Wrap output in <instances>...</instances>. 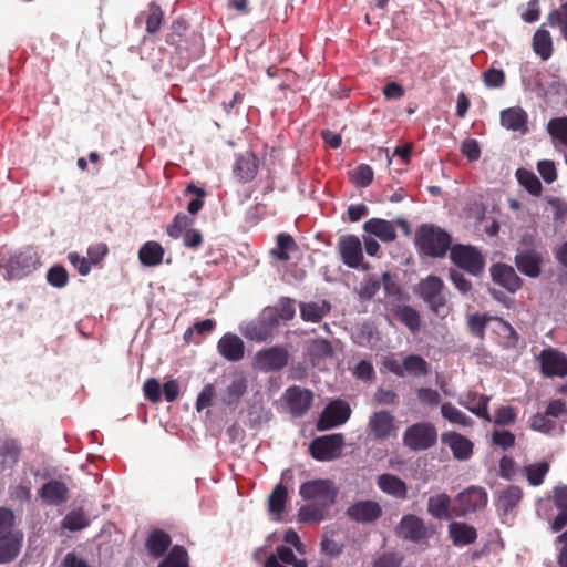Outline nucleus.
<instances>
[{
  "instance_id": "f257e3e1",
  "label": "nucleus",
  "mask_w": 567,
  "mask_h": 567,
  "mask_svg": "<svg viewBox=\"0 0 567 567\" xmlns=\"http://www.w3.org/2000/svg\"><path fill=\"white\" fill-rule=\"evenodd\" d=\"M338 492L334 483L328 478L310 480L302 483L299 494L308 504L299 508L298 520L312 524L324 520L336 503Z\"/></svg>"
},
{
  "instance_id": "f03ea898",
  "label": "nucleus",
  "mask_w": 567,
  "mask_h": 567,
  "mask_svg": "<svg viewBox=\"0 0 567 567\" xmlns=\"http://www.w3.org/2000/svg\"><path fill=\"white\" fill-rule=\"evenodd\" d=\"M415 246L422 256L443 258L453 247L451 235L434 224H422L415 231Z\"/></svg>"
},
{
  "instance_id": "7ed1b4c3",
  "label": "nucleus",
  "mask_w": 567,
  "mask_h": 567,
  "mask_svg": "<svg viewBox=\"0 0 567 567\" xmlns=\"http://www.w3.org/2000/svg\"><path fill=\"white\" fill-rule=\"evenodd\" d=\"M39 259L32 248L14 251L8 259L0 261L6 280H19L37 269Z\"/></svg>"
},
{
  "instance_id": "20e7f679",
  "label": "nucleus",
  "mask_w": 567,
  "mask_h": 567,
  "mask_svg": "<svg viewBox=\"0 0 567 567\" xmlns=\"http://www.w3.org/2000/svg\"><path fill=\"white\" fill-rule=\"evenodd\" d=\"M415 292L423 299L429 308L439 315L446 307L447 298L443 280L434 275L422 279L416 286Z\"/></svg>"
},
{
  "instance_id": "39448f33",
  "label": "nucleus",
  "mask_w": 567,
  "mask_h": 567,
  "mask_svg": "<svg viewBox=\"0 0 567 567\" xmlns=\"http://www.w3.org/2000/svg\"><path fill=\"white\" fill-rule=\"evenodd\" d=\"M450 259L456 267L472 276H480L485 267L483 255L476 247L471 245H453L450 251Z\"/></svg>"
},
{
  "instance_id": "423d86ee",
  "label": "nucleus",
  "mask_w": 567,
  "mask_h": 567,
  "mask_svg": "<svg viewBox=\"0 0 567 567\" xmlns=\"http://www.w3.org/2000/svg\"><path fill=\"white\" fill-rule=\"evenodd\" d=\"M436 441L437 431L427 422L410 425L403 434V444L412 451L429 450L436 444Z\"/></svg>"
},
{
  "instance_id": "0eeeda50",
  "label": "nucleus",
  "mask_w": 567,
  "mask_h": 567,
  "mask_svg": "<svg viewBox=\"0 0 567 567\" xmlns=\"http://www.w3.org/2000/svg\"><path fill=\"white\" fill-rule=\"evenodd\" d=\"M289 352L281 346L259 350L254 358V367L262 372H277L289 362Z\"/></svg>"
},
{
  "instance_id": "6e6552de",
  "label": "nucleus",
  "mask_w": 567,
  "mask_h": 567,
  "mask_svg": "<svg viewBox=\"0 0 567 567\" xmlns=\"http://www.w3.org/2000/svg\"><path fill=\"white\" fill-rule=\"evenodd\" d=\"M343 443V435L340 433L320 436L310 443L309 452L317 461H331L340 455Z\"/></svg>"
},
{
  "instance_id": "1a4fd4ad",
  "label": "nucleus",
  "mask_w": 567,
  "mask_h": 567,
  "mask_svg": "<svg viewBox=\"0 0 567 567\" xmlns=\"http://www.w3.org/2000/svg\"><path fill=\"white\" fill-rule=\"evenodd\" d=\"M384 365L400 378L405 377L406 373L413 377H425L430 373V364L419 354L406 355L402 363L395 359H388Z\"/></svg>"
},
{
  "instance_id": "9d476101",
  "label": "nucleus",
  "mask_w": 567,
  "mask_h": 567,
  "mask_svg": "<svg viewBox=\"0 0 567 567\" xmlns=\"http://www.w3.org/2000/svg\"><path fill=\"white\" fill-rule=\"evenodd\" d=\"M278 326V320L269 311L262 310L258 318L248 322L241 330L245 338L264 342L270 339L274 334L275 328Z\"/></svg>"
},
{
  "instance_id": "9b49d317",
  "label": "nucleus",
  "mask_w": 567,
  "mask_h": 567,
  "mask_svg": "<svg viewBox=\"0 0 567 567\" xmlns=\"http://www.w3.org/2000/svg\"><path fill=\"white\" fill-rule=\"evenodd\" d=\"M396 534L405 540L421 543L432 536V530L425 525L422 518L413 514H408L401 518L396 527Z\"/></svg>"
},
{
  "instance_id": "f8f14e48",
  "label": "nucleus",
  "mask_w": 567,
  "mask_h": 567,
  "mask_svg": "<svg viewBox=\"0 0 567 567\" xmlns=\"http://www.w3.org/2000/svg\"><path fill=\"white\" fill-rule=\"evenodd\" d=\"M351 414L349 404L342 400H336L329 403L322 411L317 429L326 431L346 423Z\"/></svg>"
},
{
  "instance_id": "ddd939ff",
  "label": "nucleus",
  "mask_w": 567,
  "mask_h": 567,
  "mask_svg": "<svg viewBox=\"0 0 567 567\" xmlns=\"http://www.w3.org/2000/svg\"><path fill=\"white\" fill-rule=\"evenodd\" d=\"M487 493L483 487L480 486H471L464 492H461L457 497V516H465L468 513L476 512L482 509L487 504Z\"/></svg>"
},
{
  "instance_id": "4468645a",
  "label": "nucleus",
  "mask_w": 567,
  "mask_h": 567,
  "mask_svg": "<svg viewBox=\"0 0 567 567\" xmlns=\"http://www.w3.org/2000/svg\"><path fill=\"white\" fill-rule=\"evenodd\" d=\"M338 250L341 260L350 268H358L363 260L361 240L355 235H343L339 238Z\"/></svg>"
},
{
  "instance_id": "2eb2a0df",
  "label": "nucleus",
  "mask_w": 567,
  "mask_h": 567,
  "mask_svg": "<svg viewBox=\"0 0 567 567\" xmlns=\"http://www.w3.org/2000/svg\"><path fill=\"white\" fill-rule=\"evenodd\" d=\"M285 400L291 415L295 417H300L303 416L310 409L313 401V394L308 389L292 385L286 390Z\"/></svg>"
},
{
  "instance_id": "dca6fc26",
  "label": "nucleus",
  "mask_w": 567,
  "mask_h": 567,
  "mask_svg": "<svg viewBox=\"0 0 567 567\" xmlns=\"http://www.w3.org/2000/svg\"><path fill=\"white\" fill-rule=\"evenodd\" d=\"M368 427L377 440H386L396 434L394 416L389 411L374 412L369 420Z\"/></svg>"
},
{
  "instance_id": "f3484780",
  "label": "nucleus",
  "mask_w": 567,
  "mask_h": 567,
  "mask_svg": "<svg viewBox=\"0 0 567 567\" xmlns=\"http://www.w3.org/2000/svg\"><path fill=\"white\" fill-rule=\"evenodd\" d=\"M523 489L516 485H509L498 492L495 507L502 517L514 515L523 498Z\"/></svg>"
},
{
  "instance_id": "a211bd4d",
  "label": "nucleus",
  "mask_w": 567,
  "mask_h": 567,
  "mask_svg": "<svg viewBox=\"0 0 567 567\" xmlns=\"http://www.w3.org/2000/svg\"><path fill=\"white\" fill-rule=\"evenodd\" d=\"M346 514L357 523H372L381 517L382 508L378 502L359 501L350 505Z\"/></svg>"
},
{
  "instance_id": "6ab92c4d",
  "label": "nucleus",
  "mask_w": 567,
  "mask_h": 567,
  "mask_svg": "<svg viewBox=\"0 0 567 567\" xmlns=\"http://www.w3.org/2000/svg\"><path fill=\"white\" fill-rule=\"evenodd\" d=\"M491 277L493 281L507 291L514 293L520 289L523 280L516 274L515 269L506 264H495L491 267Z\"/></svg>"
},
{
  "instance_id": "aec40b11",
  "label": "nucleus",
  "mask_w": 567,
  "mask_h": 567,
  "mask_svg": "<svg viewBox=\"0 0 567 567\" xmlns=\"http://www.w3.org/2000/svg\"><path fill=\"white\" fill-rule=\"evenodd\" d=\"M542 371L547 377L567 375V355L556 350H544L540 353Z\"/></svg>"
},
{
  "instance_id": "412c9836",
  "label": "nucleus",
  "mask_w": 567,
  "mask_h": 567,
  "mask_svg": "<svg viewBox=\"0 0 567 567\" xmlns=\"http://www.w3.org/2000/svg\"><path fill=\"white\" fill-rule=\"evenodd\" d=\"M233 171L240 183L251 182L259 171V159L252 152L247 151L237 157Z\"/></svg>"
},
{
  "instance_id": "4be33fe9",
  "label": "nucleus",
  "mask_w": 567,
  "mask_h": 567,
  "mask_svg": "<svg viewBox=\"0 0 567 567\" xmlns=\"http://www.w3.org/2000/svg\"><path fill=\"white\" fill-rule=\"evenodd\" d=\"M517 269L527 277L536 278L542 272V255L534 249H525L515 256Z\"/></svg>"
},
{
  "instance_id": "5701e85b",
  "label": "nucleus",
  "mask_w": 567,
  "mask_h": 567,
  "mask_svg": "<svg viewBox=\"0 0 567 567\" xmlns=\"http://www.w3.org/2000/svg\"><path fill=\"white\" fill-rule=\"evenodd\" d=\"M218 352L230 362H238L244 358V341L234 333H225L217 343Z\"/></svg>"
},
{
  "instance_id": "b1692460",
  "label": "nucleus",
  "mask_w": 567,
  "mask_h": 567,
  "mask_svg": "<svg viewBox=\"0 0 567 567\" xmlns=\"http://www.w3.org/2000/svg\"><path fill=\"white\" fill-rule=\"evenodd\" d=\"M441 440L442 443L446 444L451 449L452 454L456 460L466 461L473 454V443L460 433H443Z\"/></svg>"
},
{
  "instance_id": "393cba45",
  "label": "nucleus",
  "mask_w": 567,
  "mask_h": 567,
  "mask_svg": "<svg viewBox=\"0 0 567 567\" xmlns=\"http://www.w3.org/2000/svg\"><path fill=\"white\" fill-rule=\"evenodd\" d=\"M22 545L23 533L20 530L0 537V564L13 561L19 556Z\"/></svg>"
},
{
  "instance_id": "a878e982",
  "label": "nucleus",
  "mask_w": 567,
  "mask_h": 567,
  "mask_svg": "<svg viewBox=\"0 0 567 567\" xmlns=\"http://www.w3.org/2000/svg\"><path fill=\"white\" fill-rule=\"evenodd\" d=\"M39 495L44 503L58 506L68 501L69 489L63 482L51 480L43 484Z\"/></svg>"
},
{
  "instance_id": "bb28decb",
  "label": "nucleus",
  "mask_w": 567,
  "mask_h": 567,
  "mask_svg": "<svg viewBox=\"0 0 567 567\" xmlns=\"http://www.w3.org/2000/svg\"><path fill=\"white\" fill-rule=\"evenodd\" d=\"M378 486L379 488L398 499H404L408 496V485L401 480L399 476L390 473L381 474L378 477Z\"/></svg>"
},
{
  "instance_id": "cd10ccee",
  "label": "nucleus",
  "mask_w": 567,
  "mask_h": 567,
  "mask_svg": "<svg viewBox=\"0 0 567 567\" xmlns=\"http://www.w3.org/2000/svg\"><path fill=\"white\" fill-rule=\"evenodd\" d=\"M363 229L384 243H391L396 238V230L393 221L382 218H371L367 220L363 224Z\"/></svg>"
},
{
  "instance_id": "c85d7f7f",
  "label": "nucleus",
  "mask_w": 567,
  "mask_h": 567,
  "mask_svg": "<svg viewBox=\"0 0 567 567\" xmlns=\"http://www.w3.org/2000/svg\"><path fill=\"white\" fill-rule=\"evenodd\" d=\"M164 255V247L158 241L150 240L141 246L138 260L143 266L156 267L162 264Z\"/></svg>"
},
{
  "instance_id": "c756f323",
  "label": "nucleus",
  "mask_w": 567,
  "mask_h": 567,
  "mask_svg": "<svg viewBox=\"0 0 567 567\" xmlns=\"http://www.w3.org/2000/svg\"><path fill=\"white\" fill-rule=\"evenodd\" d=\"M299 308L302 320L309 322H320L331 311L327 300L301 302Z\"/></svg>"
},
{
  "instance_id": "7c9ffc66",
  "label": "nucleus",
  "mask_w": 567,
  "mask_h": 567,
  "mask_svg": "<svg viewBox=\"0 0 567 567\" xmlns=\"http://www.w3.org/2000/svg\"><path fill=\"white\" fill-rule=\"evenodd\" d=\"M501 123L511 131H527V114L522 107H509L501 113Z\"/></svg>"
},
{
  "instance_id": "2f4dec72",
  "label": "nucleus",
  "mask_w": 567,
  "mask_h": 567,
  "mask_svg": "<svg viewBox=\"0 0 567 567\" xmlns=\"http://www.w3.org/2000/svg\"><path fill=\"white\" fill-rule=\"evenodd\" d=\"M449 534L456 546L473 544L477 538V532L465 523L453 522L449 526Z\"/></svg>"
},
{
  "instance_id": "473e14b6",
  "label": "nucleus",
  "mask_w": 567,
  "mask_h": 567,
  "mask_svg": "<svg viewBox=\"0 0 567 567\" xmlns=\"http://www.w3.org/2000/svg\"><path fill=\"white\" fill-rule=\"evenodd\" d=\"M171 544L172 538L166 532L155 529L148 535L145 546L151 556L159 558L166 553Z\"/></svg>"
},
{
  "instance_id": "72a5a7b5",
  "label": "nucleus",
  "mask_w": 567,
  "mask_h": 567,
  "mask_svg": "<svg viewBox=\"0 0 567 567\" xmlns=\"http://www.w3.org/2000/svg\"><path fill=\"white\" fill-rule=\"evenodd\" d=\"M489 398L484 394H477L470 392L461 404L464 405L472 413L478 417L484 419L487 422H492L491 414L488 412Z\"/></svg>"
},
{
  "instance_id": "f704fd0d",
  "label": "nucleus",
  "mask_w": 567,
  "mask_h": 567,
  "mask_svg": "<svg viewBox=\"0 0 567 567\" xmlns=\"http://www.w3.org/2000/svg\"><path fill=\"white\" fill-rule=\"evenodd\" d=\"M22 452L20 442L16 439H6L0 443V458L3 467H13L18 464Z\"/></svg>"
},
{
  "instance_id": "c9c22d12",
  "label": "nucleus",
  "mask_w": 567,
  "mask_h": 567,
  "mask_svg": "<svg viewBox=\"0 0 567 567\" xmlns=\"http://www.w3.org/2000/svg\"><path fill=\"white\" fill-rule=\"evenodd\" d=\"M450 507L451 497L445 493L433 495L427 501V512L437 519H450Z\"/></svg>"
},
{
  "instance_id": "e433bc0d",
  "label": "nucleus",
  "mask_w": 567,
  "mask_h": 567,
  "mask_svg": "<svg viewBox=\"0 0 567 567\" xmlns=\"http://www.w3.org/2000/svg\"><path fill=\"white\" fill-rule=\"evenodd\" d=\"M287 501V487L282 483L277 484L268 497L269 514L275 515L276 517H280L286 509Z\"/></svg>"
},
{
  "instance_id": "4c0bfd02",
  "label": "nucleus",
  "mask_w": 567,
  "mask_h": 567,
  "mask_svg": "<svg viewBox=\"0 0 567 567\" xmlns=\"http://www.w3.org/2000/svg\"><path fill=\"white\" fill-rule=\"evenodd\" d=\"M394 316L412 332H416L421 327L420 313L408 305H398L393 309Z\"/></svg>"
},
{
  "instance_id": "58836bf2",
  "label": "nucleus",
  "mask_w": 567,
  "mask_h": 567,
  "mask_svg": "<svg viewBox=\"0 0 567 567\" xmlns=\"http://www.w3.org/2000/svg\"><path fill=\"white\" fill-rule=\"evenodd\" d=\"M533 49L543 60H548L553 53L551 37L547 30L539 29L533 37Z\"/></svg>"
},
{
  "instance_id": "ea45409f",
  "label": "nucleus",
  "mask_w": 567,
  "mask_h": 567,
  "mask_svg": "<svg viewBox=\"0 0 567 567\" xmlns=\"http://www.w3.org/2000/svg\"><path fill=\"white\" fill-rule=\"evenodd\" d=\"M264 310L271 312L276 320H278V323L280 320L289 321L295 317L296 313L295 300L288 297H282L279 299L275 307H268Z\"/></svg>"
},
{
  "instance_id": "a19ab883",
  "label": "nucleus",
  "mask_w": 567,
  "mask_h": 567,
  "mask_svg": "<svg viewBox=\"0 0 567 567\" xmlns=\"http://www.w3.org/2000/svg\"><path fill=\"white\" fill-rule=\"evenodd\" d=\"M188 564L189 555L187 550L181 545H175L157 567H187Z\"/></svg>"
},
{
  "instance_id": "79ce46f5",
  "label": "nucleus",
  "mask_w": 567,
  "mask_h": 567,
  "mask_svg": "<svg viewBox=\"0 0 567 567\" xmlns=\"http://www.w3.org/2000/svg\"><path fill=\"white\" fill-rule=\"evenodd\" d=\"M516 178L518 183L533 196H539L543 192V186L538 177L530 171L518 168L516 171Z\"/></svg>"
},
{
  "instance_id": "37998d69",
  "label": "nucleus",
  "mask_w": 567,
  "mask_h": 567,
  "mask_svg": "<svg viewBox=\"0 0 567 567\" xmlns=\"http://www.w3.org/2000/svg\"><path fill=\"white\" fill-rule=\"evenodd\" d=\"M297 249V244L292 236L281 233L277 237V247L271 250V254L280 261L289 260V251Z\"/></svg>"
},
{
  "instance_id": "c03bdc74",
  "label": "nucleus",
  "mask_w": 567,
  "mask_h": 567,
  "mask_svg": "<svg viewBox=\"0 0 567 567\" xmlns=\"http://www.w3.org/2000/svg\"><path fill=\"white\" fill-rule=\"evenodd\" d=\"M548 472L549 464L547 462L534 463L524 467L526 478L532 486L540 485Z\"/></svg>"
},
{
  "instance_id": "a18cd8bd",
  "label": "nucleus",
  "mask_w": 567,
  "mask_h": 567,
  "mask_svg": "<svg viewBox=\"0 0 567 567\" xmlns=\"http://www.w3.org/2000/svg\"><path fill=\"white\" fill-rule=\"evenodd\" d=\"M441 413L443 417L450 421L451 423L458 424L462 426H470L473 424L471 417H468L465 413H463L461 410L455 408L450 402H445L442 404Z\"/></svg>"
},
{
  "instance_id": "49530a36",
  "label": "nucleus",
  "mask_w": 567,
  "mask_h": 567,
  "mask_svg": "<svg viewBox=\"0 0 567 567\" xmlns=\"http://www.w3.org/2000/svg\"><path fill=\"white\" fill-rule=\"evenodd\" d=\"M194 218L185 214H177L172 224L167 227L166 233L172 238H179L185 231L192 228Z\"/></svg>"
},
{
  "instance_id": "de8ad7c7",
  "label": "nucleus",
  "mask_w": 567,
  "mask_h": 567,
  "mask_svg": "<svg viewBox=\"0 0 567 567\" xmlns=\"http://www.w3.org/2000/svg\"><path fill=\"white\" fill-rule=\"evenodd\" d=\"M549 135L567 146V116L551 118L547 124Z\"/></svg>"
},
{
  "instance_id": "09e8293b",
  "label": "nucleus",
  "mask_w": 567,
  "mask_h": 567,
  "mask_svg": "<svg viewBox=\"0 0 567 567\" xmlns=\"http://www.w3.org/2000/svg\"><path fill=\"white\" fill-rule=\"evenodd\" d=\"M547 21L550 27H558L561 35L567 41V2L553 10L548 14Z\"/></svg>"
},
{
  "instance_id": "8fccbe9b",
  "label": "nucleus",
  "mask_w": 567,
  "mask_h": 567,
  "mask_svg": "<svg viewBox=\"0 0 567 567\" xmlns=\"http://www.w3.org/2000/svg\"><path fill=\"white\" fill-rule=\"evenodd\" d=\"M163 20H164V12L162 10V8L152 2L150 6H148V13H147V18H146V31L147 33L150 34H154L156 33L162 23H163Z\"/></svg>"
},
{
  "instance_id": "3c124183",
  "label": "nucleus",
  "mask_w": 567,
  "mask_h": 567,
  "mask_svg": "<svg viewBox=\"0 0 567 567\" xmlns=\"http://www.w3.org/2000/svg\"><path fill=\"white\" fill-rule=\"evenodd\" d=\"M491 320L495 321V318L489 317L487 315L473 313L468 316L467 326L470 331L478 338H483L485 333V329Z\"/></svg>"
},
{
  "instance_id": "603ef678",
  "label": "nucleus",
  "mask_w": 567,
  "mask_h": 567,
  "mask_svg": "<svg viewBox=\"0 0 567 567\" xmlns=\"http://www.w3.org/2000/svg\"><path fill=\"white\" fill-rule=\"evenodd\" d=\"M47 281L55 288H64L69 282V272L61 265L52 266L47 272Z\"/></svg>"
},
{
  "instance_id": "864d4df0",
  "label": "nucleus",
  "mask_w": 567,
  "mask_h": 567,
  "mask_svg": "<svg viewBox=\"0 0 567 567\" xmlns=\"http://www.w3.org/2000/svg\"><path fill=\"white\" fill-rule=\"evenodd\" d=\"M89 525L86 515L81 511L70 512L62 522V526L65 529L75 532L85 528Z\"/></svg>"
},
{
  "instance_id": "5fc2aeb1",
  "label": "nucleus",
  "mask_w": 567,
  "mask_h": 567,
  "mask_svg": "<svg viewBox=\"0 0 567 567\" xmlns=\"http://www.w3.org/2000/svg\"><path fill=\"white\" fill-rule=\"evenodd\" d=\"M311 357L318 359L329 358L333 354V348L330 341L326 339L311 340L308 347Z\"/></svg>"
},
{
  "instance_id": "6e6d98bb",
  "label": "nucleus",
  "mask_w": 567,
  "mask_h": 567,
  "mask_svg": "<svg viewBox=\"0 0 567 567\" xmlns=\"http://www.w3.org/2000/svg\"><path fill=\"white\" fill-rule=\"evenodd\" d=\"M352 181L358 187H368L373 181V171L367 164L355 167L352 173Z\"/></svg>"
},
{
  "instance_id": "4d7b16f0",
  "label": "nucleus",
  "mask_w": 567,
  "mask_h": 567,
  "mask_svg": "<svg viewBox=\"0 0 567 567\" xmlns=\"http://www.w3.org/2000/svg\"><path fill=\"white\" fill-rule=\"evenodd\" d=\"M18 532L14 527L13 512L6 507H0V537L8 536Z\"/></svg>"
},
{
  "instance_id": "13d9d810",
  "label": "nucleus",
  "mask_w": 567,
  "mask_h": 567,
  "mask_svg": "<svg viewBox=\"0 0 567 567\" xmlns=\"http://www.w3.org/2000/svg\"><path fill=\"white\" fill-rule=\"evenodd\" d=\"M549 415L537 413L530 419V427L535 431L549 434L554 431L556 424L548 419Z\"/></svg>"
},
{
  "instance_id": "bf43d9fd",
  "label": "nucleus",
  "mask_w": 567,
  "mask_h": 567,
  "mask_svg": "<svg viewBox=\"0 0 567 567\" xmlns=\"http://www.w3.org/2000/svg\"><path fill=\"white\" fill-rule=\"evenodd\" d=\"M483 82L487 87H501L505 82V73L501 69L491 68L484 72Z\"/></svg>"
},
{
  "instance_id": "052dcab7",
  "label": "nucleus",
  "mask_w": 567,
  "mask_h": 567,
  "mask_svg": "<svg viewBox=\"0 0 567 567\" xmlns=\"http://www.w3.org/2000/svg\"><path fill=\"white\" fill-rule=\"evenodd\" d=\"M143 391H144V396L148 401H151L153 403H157L161 401L162 388H161V383L157 379H155V378L147 379L143 385Z\"/></svg>"
},
{
  "instance_id": "680f3d73",
  "label": "nucleus",
  "mask_w": 567,
  "mask_h": 567,
  "mask_svg": "<svg viewBox=\"0 0 567 567\" xmlns=\"http://www.w3.org/2000/svg\"><path fill=\"white\" fill-rule=\"evenodd\" d=\"M380 287H381V282L379 280H377L374 278H369L368 280H365L364 282L361 284V286L358 290V296H359L360 300H362V301L371 300L377 295Z\"/></svg>"
},
{
  "instance_id": "e2e57ef3",
  "label": "nucleus",
  "mask_w": 567,
  "mask_h": 567,
  "mask_svg": "<svg viewBox=\"0 0 567 567\" xmlns=\"http://www.w3.org/2000/svg\"><path fill=\"white\" fill-rule=\"evenodd\" d=\"M495 321L497 322L498 333L502 334L507 340V346L515 347L518 342V333L516 330L502 318L495 317Z\"/></svg>"
},
{
  "instance_id": "0e129e2a",
  "label": "nucleus",
  "mask_w": 567,
  "mask_h": 567,
  "mask_svg": "<svg viewBox=\"0 0 567 567\" xmlns=\"http://www.w3.org/2000/svg\"><path fill=\"white\" fill-rule=\"evenodd\" d=\"M537 171L540 174L542 178L548 184H551L557 179V171L555 163L553 161H539L537 163Z\"/></svg>"
},
{
  "instance_id": "69168bd1",
  "label": "nucleus",
  "mask_w": 567,
  "mask_h": 567,
  "mask_svg": "<svg viewBox=\"0 0 567 567\" xmlns=\"http://www.w3.org/2000/svg\"><path fill=\"white\" fill-rule=\"evenodd\" d=\"M353 375L359 380L371 381L375 377L372 363L368 360H361L353 369Z\"/></svg>"
},
{
  "instance_id": "338daca9",
  "label": "nucleus",
  "mask_w": 567,
  "mask_h": 567,
  "mask_svg": "<svg viewBox=\"0 0 567 567\" xmlns=\"http://www.w3.org/2000/svg\"><path fill=\"white\" fill-rule=\"evenodd\" d=\"M247 390V382L244 378L235 379L227 386V395L229 398V402L238 401Z\"/></svg>"
},
{
  "instance_id": "774afa93",
  "label": "nucleus",
  "mask_w": 567,
  "mask_h": 567,
  "mask_svg": "<svg viewBox=\"0 0 567 567\" xmlns=\"http://www.w3.org/2000/svg\"><path fill=\"white\" fill-rule=\"evenodd\" d=\"M377 404L396 405L399 395L391 389L379 388L373 396Z\"/></svg>"
}]
</instances>
